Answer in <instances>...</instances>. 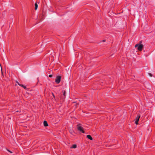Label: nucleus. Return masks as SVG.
<instances>
[{
  "mask_svg": "<svg viewBox=\"0 0 155 155\" xmlns=\"http://www.w3.org/2000/svg\"><path fill=\"white\" fill-rule=\"evenodd\" d=\"M77 128L79 131L83 133H84V132L83 130V128L80 126V124H78L77 125Z\"/></svg>",
  "mask_w": 155,
  "mask_h": 155,
  "instance_id": "f257e3e1",
  "label": "nucleus"
},
{
  "mask_svg": "<svg viewBox=\"0 0 155 155\" xmlns=\"http://www.w3.org/2000/svg\"><path fill=\"white\" fill-rule=\"evenodd\" d=\"M61 77L60 76H58L56 77L55 81L56 83L57 84L59 83L61 79Z\"/></svg>",
  "mask_w": 155,
  "mask_h": 155,
  "instance_id": "f03ea898",
  "label": "nucleus"
},
{
  "mask_svg": "<svg viewBox=\"0 0 155 155\" xmlns=\"http://www.w3.org/2000/svg\"><path fill=\"white\" fill-rule=\"evenodd\" d=\"M140 115H138L136 117V118L135 119V123L137 125L138 124V122L139 121V119L140 118Z\"/></svg>",
  "mask_w": 155,
  "mask_h": 155,
  "instance_id": "7ed1b4c3",
  "label": "nucleus"
},
{
  "mask_svg": "<svg viewBox=\"0 0 155 155\" xmlns=\"http://www.w3.org/2000/svg\"><path fill=\"white\" fill-rule=\"evenodd\" d=\"M143 47V45L142 44H140L137 48V49L139 51H141Z\"/></svg>",
  "mask_w": 155,
  "mask_h": 155,
  "instance_id": "20e7f679",
  "label": "nucleus"
},
{
  "mask_svg": "<svg viewBox=\"0 0 155 155\" xmlns=\"http://www.w3.org/2000/svg\"><path fill=\"white\" fill-rule=\"evenodd\" d=\"M43 124L45 127H46L48 125L47 121L45 120L44 121Z\"/></svg>",
  "mask_w": 155,
  "mask_h": 155,
  "instance_id": "39448f33",
  "label": "nucleus"
},
{
  "mask_svg": "<svg viewBox=\"0 0 155 155\" xmlns=\"http://www.w3.org/2000/svg\"><path fill=\"white\" fill-rule=\"evenodd\" d=\"M87 137L90 140H92L93 139V138H92V137L90 135H88L87 136Z\"/></svg>",
  "mask_w": 155,
  "mask_h": 155,
  "instance_id": "423d86ee",
  "label": "nucleus"
},
{
  "mask_svg": "<svg viewBox=\"0 0 155 155\" xmlns=\"http://www.w3.org/2000/svg\"><path fill=\"white\" fill-rule=\"evenodd\" d=\"M35 9L36 10L37 9L38 7V5L37 3H35Z\"/></svg>",
  "mask_w": 155,
  "mask_h": 155,
  "instance_id": "0eeeda50",
  "label": "nucleus"
},
{
  "mask_svg": "<svg viewBox=\"0 0 155 155\" xmlns=\"http://www.w3.org/2000/svg\"><path fill=\"white\" fill-rule=\"evenodd\" d=\"M77 147V145L76 144H74L73 145L71 148H75Z\"/></svg>",
  "mask_w": 155,
  "mask_h": 155,
  "instance_id": "6e6552de",
  "label": "nucleus"
},
{
  "mask_svg": "<svg viewBox=\"0 0 155 155\" xmlns=\"http://www.w3.org/2000/svg\"><path fill=\"white\" fill-rule=\"evenodd\" d=\"M20 86L22 87L25 89L26 88V87L22 84H21L20 85Z\"/></svg>",
  "mask_w": 155,
  "mask_h": 155,
  "instance_id": "1a4fd4ad",
  "label": "nucleus"
},
{
  "mask_svg": "<svg viewBox=\"0 0 155 155\" xmlns=\"http://www.w3.org/2000/svg\"><path fill=\"white\" fill-rule=\"evenodd\" d=\"M139 44H136V45H135V48H136V47H138V46H139Z\"/></svg>",
  "mask_w": 155,
  "mask_h": 155,
  "instance_id": "9d476101",
  "label": "nucleus"
},
{
  "mask_svg": "<svg viewBox=\"0 0 155 155\" xmlns=\"http://www.w3.org/2000/svg\"><path fill=\"white\" fill-rule=\"evenodd\" d=\"M148 74L150 75V77H152V74L151 73H148Z\"/></svg>",
  "mask_w": 155,
  "mask_h": 155,
  "instance_id": "9b49d317",
  "label": "nucleus"
},
{
  "mask_svg": "<svg viewBox=\"0 0 155 155\" xmlns=\"http://www.w3.org/2000/svg\"><path fill=\"white\" fill-rule=\"evenodd\" d=\"M66 92L65 91H64V93H63V95L65 96V95Z\"/></svg>",
  "mask_w": 155,
  "mask_h": 155,
  "instance_id": "f8f14e48",
  "label": "nucleus"
},
{
  "mask_svg": "<svg viewBox=\"0 0 155 155\" xmlns=\"http://www.w3.org/2000/svg\"><path fill=\"white\" fill-rule=\"evenodd\" d=\"M52 75H49V77H50V78L52 77Z\"/></svg>",
  "mask_w": 155,
  "mask_h": 155,
  "instance_id": "ddd939ff",
  "label": "nucleus"
},
{
  "mask_svg": "<svg viewBox=\"0 0 155 155\" xmlns=\"http://www.w3.org/2000/svg\"><path fill=\"white\" fill-rule=\"evenodd\" d=\"M17 83H18V85H20H20H21V84H19L18 82H17Z\"/></svg>",
  "mask_w": 155,
  "mask_h": 155,
  "instance_id": "4468645a",
  "label": "nucleus"
},
{
  "mask_svg": "<svg viewBox=\"0 0 155 155\" xmlns=\"http://www.w3.org/2000/svg\"><path fill=\"white\" fill-rule=\"evenodd\" d=\"M8 150V151H9V152H10V153H12V151H10V150Z\"/></svg>",
  "mask_w": 155,
  "mask_h": 155,
  "instance_id": "2eb2a0df",
  "label": "nucleus"
},
{
  "mask_svg": "<svg viewBox=\"0 0 155 155\" xmlns=\"http://www.w3.org/2000/svg\"><path fill=\"white\" fill-rule=\"evenodd\" d=\"M106 41L105 40H103V42H105Z\"/></svg>",
  "mask_w": 155,
  "mask_h": 155,
  "instance_id": "dca6fc26",
  "label": "nucleus"
}]
</instances>
